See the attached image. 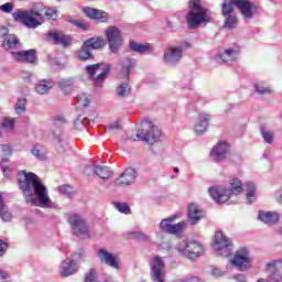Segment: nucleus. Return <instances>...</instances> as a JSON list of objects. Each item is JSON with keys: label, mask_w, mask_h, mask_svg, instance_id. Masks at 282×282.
<instances>
[{"label": "nucleus", "mask_w": 282, "mask_h": 282, "mask_svg": "<svg viewBox=\"0 0 282 282\" xmlns=\"http://www.w3.org/2000/svg\"><path fill=\"white\" fill-rule=\"evenodd\" d=\"M18 185L25 202H29V204H33L34 206H47V204L52 202L47 187L41 182L39 175L32 172H18Z\"/></svg>", "instance_id": "1"}, {"label": "nucleus", "mask_w": 282, "mask_h": 282, "mask_svg": "<svg viewBox=\"0 0 282 282\" xmlns=\"http://www.w3.org/2000/svg\"><path fill=\"white\" fill-rule=\"evenodd\" d=\"M52 19V21H56L58 19V11L54 8L45 9L43 4H36L30 11L18 10L13 13V19L18 23H23L25 28H30L31 30H36L39 25H43L45 19Z\"/></svg>", "instance_id": "2"}, {"label": "nucleus", "mask_w": 282, "mask_h": 282, "mask_svg": "<svg viewBox=\"0 0 282 282\" xmlns=\"http://www.w3.org/2000/svg\"><path fill=\"white\" fill-rule=\"evenodd\" d=\"M202 0H191L189 11L186 15L187 26L189 30H196L202 23H210L213 15L210 11L202 7Z\"/></svg>", "instance_id": "3"}, {"label": "nucleus", "mask_w": 282, "mask_h": 282, "mask_svg": "<svg viewBox=\"0 0 282 282\" xmlns=\"http://www.w3.org/2000/svg\"><path fill=\"white\" fill-rule=\"evenodd\" d=\"M230 189L219 191L216 187L209 188V195L216 202V204H226L230 199L231 195H239L243 192V184L239 178H231L229 181Z\"/></svg>", "instance_id": "4"}, {"label": "nucleus", "mask_w": 282, "mask_h": 282, "mask_svg": "<svg viewBox=\"0 0 282 282\" xmlns=\"http://www.w3.org/2000/svg\"><path fill=\"white\" fill-rule=\"evenodd\" d=\"M110 72L111 65L105 63L86 66V73L88 74L89 78H93L96 87H102V83H105Z\"/></svg>", "instance_id": "5"}, {"label": "nucleus", "mask_w": 282, "mask_h": 282, "mask_svg": "<svg viewBox=\"0 0 282 282\" xmlns=\"http://www.w3.org/2000/svg\"><path fill=\"white\" fill-rule=\"evenodd\" d=\"M177 250L181 252V254H183V257H186L192 261L199 259V257H203L204 254V246L195 240L181 241L178 243Z\"/></svg>", "instance_id": "6"}, {"label": "nucleus", "mask_w": 282, "mask_h": 282, "mask_svg": "<svg viewBox=\"0 0 282 282\" xmlns=\"http://www.w3.org/2000/svg\"><path fill=\"white\" fill-rule=\"evenodd\" d=\"M107 45V42L101 37H90L86 40L78 51L79 61H89V58H94L91 55V50H100Z\"/></svg>", "instance_id": "7"}, {"label": "nucleus", "mask_w": 282, "mask_h": 282, "mask_svg": "<svg viewBox=\"0 0 282 282\" xmlns=\"http://www.w3.org/2000/svg\"><path fill=\"white\" fill-rule=\"evenodd\" d=\"M141 131L137 134L139 140L143 142H155L162 138V130L155 126L150 120L142 121Z\"/></svg>", "instance_id": "8"}, {"label": "nucleus", "mask_w": 282, "mask_h": 282, "mask_svg": "<svg viewBox=\"0 0 282 282\" xmlns=\"http://www.w3.org/2000/svg\"><path fill=\"white\" fill-rule=\"evenodd\" d=\"M68 224L72 227L73 235H76L79 239L89 237V227H87V223L83 216L78 214H70L68 217Z\"/></svg>", "instance_id": "9"}, {"label": "nucleus", "mask_w": 282, "mask_h": 282, "mask_svg": "<svg viewBox=\"0 0 282 282\" xmlns=\"http://www.w3.org/2000/svg\"><path fill=\"white\" fill-rule=\"evenodd\" d=\"M213 248L220 257H230L232 253V242L221 231H216Z\"/></svg>", "instance_id": "10"}, {"label": "nucleus", "mask_w": 282, "mask_h": 282, "mask_svg": "<svg viewBox=\"0 0 282 282\" xmlns=\"http://www.w3.org/2000/svg\"><path fill=\"white\" fill-rule=\"evenodd\" d=\"M231 264L235 265L241 272H246L252 265V258L248 248L242 247L237 250L236 254L231 260Z\"/></svg>", "instance_id": "11"}, {"label": "nucleus", "mask_w": 282, "mask_h": 282, "mask_svg": "<svg viewBox=\"0 0 282 282\" xmlns=\"http://www.w3.org/2000/svg\"><path fill=\"white\" fill-rule=\"evenodd\" d=\"M105 34L110 51L113 52V54H118L120 47L122 46V32H120V29L117 26H110L106 29Z\"/></svg>", "instance_id": "12"}, {"label": "nucleus", "mask_w": 282, "mask_h": 282, "mask_svg": "<svg viewBox=\"0 0 282 282\" xmlns=\"http://www.w3.org/2000/svg\"><path fill=\"white\" fill-rule=\"evenodd\" d=\"M83 259V251L73 254V259L67 258L62 262L59 273L62 276H72L75 272H78V261Z\"/></svg>", "instance_id": "13"}, {"label": "nucleus", "mask_w": 282, "mask_h": 282, "mask_svg": "<svg viewBox=\"0 0 282 282\" xmlns=\"http://www.w3.org/2000/svg\"><path fill=\"white\" fill-rule=\"evenodd\" d=\"M11 57L15 63H29L30 65H36V50L31 48L28 51H12Z\"/></svg>", "instance_id": "14"}, {"label": "nucleus", "mask_w": 282, "mask_h": 282, "mask_svg": "<svg viewBox=\"0 0 282 282\" xmlns=\"http://www.w3.org/2000/svg\"><path fill=\"white\" fill-rule=\"evenodd\" d=\"M54 129H53V135L55 140H57V150L59 153H63L65 151V148L63 145V128L67 124V121L63 117H56L53 121Z\"/></svg>", "instance_id": "15"}, {"label": "nucleus", "mask_w": 282, "mask_h": 282, "mask_svg": "<svg viewBox=\"0 0 282 282\" xmlns=\"http://www.w3.org/2000/svg\"><path fill=\"white\" fill-rule=\"evenodd\" d=\"M150 267L152 272V281L164 282V260L156 256L150 262Z\"/></svg>", "instance_id": "16"}, {"label": "nucleus", "mask_w": 282, "mask_h": 282, "mask_svg": "<svg viewBox=\"0 0 282 282\" xmlns=\"http://www.w3.org/2000/svg\"><path fill=\"white\" fill-rule=\"evenodd\" d=\"M47 39L53 45H62V47L72 45V36L66 35L63 31H48Z\"/></svg>", "instance_id": "17"}, {"label": "nucleus", "mask_w": 282, "mask_h": 282, "mask_svg": "<svg viewBox=\"0 0 282 282\" xmlns=\"http://www.w3.org/2000/svg\"><path fill=\"white\" fill-rule=\"evenodd\" d=\"M173 224V218H164L161 224L160 228L164 232H167L169 235H180L186 228V223L181 221L178 224L172 225Z\"/></svg>", "instance_id": "18"}, {"label": "nucleus", "mask_w": 282, "mask_h": 282, "mask_svg": "<svg viewBox=\"0 0 282 282\" xmlns=\"http://www.w3.org/2000/svg\"><path fill=\"white\" fill-rule=\"evenodd\" d=\"M0 39H3V47L7 50H19L21 47V42H19V37L14 34H8V29H0Z\"/></svg>", "instance_id": "19"}, {"label": "nucleus", "mask_w": 282, "mask_h": 282, "mask_svg": "<svg viewBox=\"0 0 282 282\" xmlns=\"http://www.w3.org/2000/svg\"><path fill=\"white\" fill-rule=\"evenodd\" d=\"M228 151H230L228 143L226 141H220L213 148L210 155L214 162H223V160L228 158Z\"/></svg>", "instance_id": "20"}, {"label": "nucleus", "mask_w": 282, "mask_h": 282, "mask_svg": "<svg viewBox=\"0 0 282 282\" xmlns=\"http://www.w3.org/2000/svg\"><path fill=\"white\" fill-rule=\"evenodd\" d=\"M135 170L127 169L119 177L113 181L115 186H131L135 182Z\"/></svg>", "instance_id": "21"}, {"label": "nucleus", "mask_w": 282, "mask_h": 282, "mask_svg": "<svg viewBox=\"0 0 282 282\" xmlns=\"http://www.w3.org/2000/svg\"><path fill=\"white\" fill-rule=\"evenodd\" d=\"M210 121V115L200 112L198 119L194 126V131L196 135H204L208 131V122Z\"/></svg>", "instance_id": "22"}, {"label": "nucleus", "mask_w": 282, "mask_h": 282, "mask_svg": "<svg viewBox=\"0 0 282 282\" xmlns=\"http://www.w3.org/2000/svg\"><path fill=\"white\" fill-rule=\"evenodd\" d=\"M182 47H169L164 53V61L167 65H175L182 59Z\"/></svg>", "instance_id": "23"}, {"label": "nucleus", "mask_w": 282, "mask_h": 282, "mask_svg": "<svg viewBox=\"0 0 282 282\" xmlns=\"http://www.w3.org/2000/svg\"><path fill=\"white\" fill-rule=\"evenodd\" d=\"M91 173H96L100 180H109L113 173L108 166L105 165H96L95 169H91V166H87L85 169V174L86 175H91Z\"/></svg>", "instance_id": "24"}, {"label": "nucleus", "mask_w": 282, "mask_h": 282, "mask_svg": "<svg viewBox=\"0 0 282 282\" xmlns=\"http://www.w3.org/2000/svg\"><path fill=\"white\" fill-rule=\"evenodd\" d=\"M98 257H99L101 263H106V265H109L110 268H113L115 270L120 269V264L118 263L116 256L111 254L107 250H105V249L99 250Z\"/></svg>", "instance_id": "25"}, {"label": "nucleus", "mask_w": 282, "mask_h": 282, "mask_svg": "<svg viewBox=\"0 0 282 282\" xmlns=\"http://www.w3.org/2000/svg\"><path fill=\"white\" fill-rule=\"evenodd\" d=\"M236 8L239 9V12H241L242 17L246 19H252V17H254L252 2H250V0H236Z\"/></svg>", "instance_id": "26"}, {"label": "nucleus", "mask_w": 282, "mask_h": 282, "mask_svg": "<svg viewBox=\"0 0 282 282\" xmlns=\"http://www.w3.org/2000/svg\"><path fill=\"white\" fill-rule=\"evenodd\" d=\"M84 13L86 17H89V19H95L96 21H99L100 23H107L108 15L107 12L94 8H86L84 9Z\"/></svg>", "instance_id": "27"}, {"label": "nucleus", "mask_w": 282, "mask_h": 282, "mask_svg": "<svg viewBox=\"0 0 282 282\" xmlns=\"http://www.w3.org/2000/svg\"><path fill=\"white\" fill-rule=\"evenodd\" d=\"M205 213L204 210L199 209V206H197V204H191L188 207V219H189V224H192V226H195V224H197V221H199V219H203Z\"/></svg>", "instance_id": "28"}, {"label": "nucleus", "mask_w": 282, "mask_h": 282, "mask_svg": "<svg viewBox=\"0 0 282 282\" xmlns=\"http://www.w3.org/2000/svg\"><path fill=\"white\" fill-rule=\"evenodd\" d=\"M52 87H54L52 79H42L35 85V91L40 94V96H44V94H50Z\"/></svg>", "instance_id": "29"}, {"label": "nucleus", "mask_w": 282, "mask_h": 282, "mask_svg": "<svg viewBox=\"0 0 282 282\" xmlns=\"http://www.w3.org/2000/svg\"><path fill=\"white\" fill-rule=\"evenodd\" d=\"M259 219L263 224H276L279 221V214L271 212H260Z\"/></svg>", "instance_id": "30"}, {"label": "nucleus", "mask_w": 282, "mask_h": 282, "mask_svg": "<svg viewBox=\"0 0 282 282\" xmlns=\"http://www.w3.org/2000/svg\"><path fill=\"white\" fill-rule=\"evenodd\" d=\"M236 8V0H224L221 4L223 17H228L229 14H232Z\"/></svg>", "instance_id": "31"}, {"label": "nucleus", "mask_w": 282, "mask_h": 282, "mask_svg": "<svg viewBox=\"0 0 282 282\" xmlns=\"http://www.w3.org/2000/svg\"><path fill=\"white\" fill-rule=\"evenodd\" d=\"M122 73L129 78L132 67H135V59L124 58L121 62Z\"/></svg>", "instance_id": "32"}, {"label": "nucleus", "mask_w": 282, "mask_h": 282, "mask_svg": "<svg viewBox=\"0 0 282 282\" xmlns=\"http://www.w3.org/2000/svg\"><path fill=\"white\" fill-rule=\"evenodd\" d=\"M130 48L132 52H138L139 54H147V52H151V45L149 44H140L137 42H130Z\"/></svg>", "instance_id": "33"}, {"label": "nucleus", "mask_w": 282, "mask_h": 282, "mask_svg": "<svg viewBox=\"0 0 282 282\" xmlns=\"http://www.w3.org/2000/svg\"><path fill=\"white\" fill-rule=\"evenodd\" d=\"M245 186L247 191V202L248 204H252V202L257 199V196L254 194L257 191V186L254 185V183H247Z\"/></svg>", "instance_id": "34"}, {"label": "nucleus", "mask_w": 282, "mask_h": 282, "mask_svg": "<svg viewBox=\"0 0 282 282\" xmlns=\"http://www.w3.org/2000/svg\"><path fill=\"white\" fill-rule=\"evenodd\" d=\"M0 217L2 221H10L12 219V215L8 212V207H6V203H3V197L0 195Z\"/></svg>", "instance_id": "35"}, {"label": "nucleus", "mask_w": 282, "mask_h": 282, "mask_svg": "<svg viewBox=\"0 0 282 282\" xmlns=\"http://www.w3.org/2000/svg\"><path fill=\"white\" fill-rule=\"evenodd\" d=\"M237 56V52L232 48L226 50L221 55L220 58L224 61V63H232Z\"/></svg>", "instance_id": "36"}, {"label": "nucleus", "mask_w": 282, "mask_h": 282, "mask_svg": "<svg viewBox=\"0 0 282 282\" xmlns=\"http://www.w3.org/2000/svg\"><path fill=\"white\" fill-rule=\"evenodd\" d=\"M59 87L64 94H72V87L74 86V79H62L59 80Z\"/></svg>", "instance_id": "37"}, {"label": "nucleus", "mask_w": 282, "mask_h": 282, "mask_svg": "<svg viewBox=\"0 0 282 282\" xmlns=\"http://www.w3.org/2000/svg\"><path fill=\"white\" fill-rule=\"evenodd\" d=\"M117 94L121 98H124L131 94V86L127 83H122L119 87H117Z\"/></svg>", "instance_id": "38"}, {"label": "nucleus", "mask_w": 282, "mask_h": 282, "mask_svg": "<svg viewBox=\"0 0 282 282\" xmlns=\"http://www.w3.org/2000/svg\"><path fill=\"white\" fill-rule=\"evenodd\" d=\"M128 237L129 239H137V241H149V236L141 231H130Z\"/></svg>", "instance_id": "39"}, {"label": "nucleus", "mask_w": 282, "mask_h": 282, "mask_svg": "<svg viewBox=\"0 0 282 282\" xmlns=\"http://www.w3.org/2000/svg\"><path fill=\"white\" fill-rule=\"evenodd\" d=\"M254 90L257 91V94H272V88L265 86V83L263 82L256 84Z\"/></svg>", "instance_id": "40"}, {"label": "nucleus", "mask_w": 282, "mask_h": 282, "mask_svg": "<svg viewBox=\"0 0 282 282\" xmlns=\"http://www.w3.org/2000/svg\"><path fill=\"white\" fill-rule=\"evenodd\" d=\"M25 105H28V100L25 98L18 99L15 104V112L18 116H21V113H25Z\"/></svg>", "instance_id": "41"}, {"label": "nucleus", "mask_w": 282, "mask_h": 282, "mask_svg": "<svg viewBox=\"0 0 282 282\" xmlns=\"http://www.w3.org/2000/svg\"><path fill=\"white\" fill-rule=\"evenodd\" d=\"M237 15L229 14L227 15V19L225 21V28H228V30H232L234 28H237Z\"/></svg>", "instance_id": "42"}, {"label": "nucleus", "mask_w": 282, "mask_h": 282, "mask_svg": "<svg viewBox=\"0 0 282 282\" xmlns=\"http://www.w3.org/2000/svg\"><path fill=\"white\" fill-rule=\"evenodd\" d=\"M261 133L264 142H267L268 144H272V142L274 141V132L265 130V128H261Z\"/></svg>", "instance_id": "43"}, {"label": "nucleus", "mask_w": 282, "mask_h": 282, "mask_svg": "<svg viewBox=\"0 0 282 282\" xmlns=\"http://www.w3.org/2000/svg\"><path fill=\"white\" fill-rule=\"evenodd\" d=\"M115 207L119 213H123L124 215H129V213H131V208L127 203H116Z\"/></svg>", "instance_id": "44"}, {"label": "nucleus", "mask_w": 282, "mask_h": 282, "mask_svg": "<svg viewBox=\"0 0 282 282\" xmlns=\"http://www.w3.org/2000/svg\"><path fill=\"white\" fill-rule=\"evenodd\" d=\"M76 100L79 107H87L89 105V97L85 94L78 95Z\"/></svg>", "instance_id": "45"}, {"label": "nucleus", "mask_w": 282, "mask_h": 282, "mask_svg": "<svg viewBox=\"0 0 282 282\" xmlns=\"http://www.w3.org/2000/svg\"><path fill=\"white\" fill-rule=\"evenodd\" d=\"M86 124H89V119L88 118H77L75 121H74V126L76 129H83V127H86Z\"/></svg>", "instance_id": "46"}, {"label": "nucleus", "mask_w": 282, "mask_h": 282, "mask_svg": "<svg viewBox=\"0 0 282 282\" xmlns=\"http://www.w3.org/2000/svg\"><path fill=\"white\" fill-rule=\"evenodd\" d=\"M1 12H4L6 14H10L14 10V3L12 2H7L2 6H0Z\"/></svg>", "instance_id": "47"}, {"label": "nucleus", "mask_w": 282, "mask_h": 282, "mask_svg": "<svg viewBox=\"0 0 282 282\" xmlns=\"http://www.w3.org/2000/svg\"><path fill=\"white\" fill-rule=\"evenodd\" d=\"M72 186L69 185H63L59 187L61 195H65L66 197H72Z\"/></svg>", "instance_id": "48"}, {"label": "nucleus", "mask_w": 282, "mask_h": 282, "mask_svg": "<svg viewBox=\"0 0 282 282\" xmlns=\"http://www.w3.org/2000/svg\"><path fill=\"white\" fill-rule=\"evenodd\" d=\"M70 23H73V25H76V28H79V30H87V23H85V21L83 20H73L70 21Z\"/></svg>", "instance_id": "49"}, {"label": "nucleus", "mask_w": 282, "mask_h": 282, "mask_svg": "<svg viewBox=\"0 0 282 282\" xmlns=\"http://www.w3.org/2000/svg\"><path fill=\"white\" fill-rule=\"evenodd\" d=\"M32 155L37 158V160H45V158H46L45 153L41 152V150H39L36 148L32 149Z\"/></svg>", "instance_id": "50"}, {"label": "nucleus", "mask_w": 282, "mask_h": 282, "mask_svg": "<svg viewBox=\"0 0 282 282\" xmlns=\"http://www.w3.org/2000/svg\"><path fill=\"white\" fill-rule=\"evenodd\" d=\"M2 127L4 129H14V119H4L2 121Z\"/></svg>", "instance_id": "51"}, {"label": "nucleus", "mask_w": 282, "mask_h": 282, "mask_svg": "<svg viewBox=\"0 0 282 282\" xmlns=\"http://www.w3.org/2000/svg\"><path fill=\"white\" fill-rule=\"evenodd\" d=\"M3 155H12V148L8 144L1 145Z\"/></svg>", "instance_id": "52"}, {"label": "nucleus", "mask_w": 282, "mask_h": 282, "mask_svg": "<svg viewBox=\"0 0 282 282\" xmlns=\"http://www.w3.org/2000/svg\"><path fill=\"white\" fill-rule=\"evenodd\" d=\"M6 250H8V243L0 240V257H3V254H6Z\"/></svg>", "instance_id": "53"}, {"label": "nucleus", "mask_w": 282, "mask_h": 282, "mask_svg": "<svg viewBox=\"0 0 282 282\" xmlns=\"http://www.w3.org/2000/svg\"><path fill=\"white\" fill-rule=\"evenodd\" d=\"M115 129H120V122L116 121L115 123L108 126V131H113Z\"/></svg>", "instance_id": "54"}, {"label": "nucleus", "mask_w": 282, "mask_h": 282, "mask_svg": "<svg viewBox=\"0 0 282 282\" xmlns=\"http://www.w3.org/2000/svg\"><path fill=\"white\" fill-rule=\"evenodd\" d=\"M272 280H273L274 282H281V281H282V275H281V273H279V272L273 273Z\"/></svg>", "instance_id": "55"}, {"label": "nucleus", "mask_w": 282, "mask_h": 282, "mask_svg": "<svg viewBox=\"0 0 282 282\" xmlns=\"http://www.w3.org/2000/svg\"><path fill=\"white\" fill-rule=\"evenodd\" d=\"M21 76L24 80L32 78V74L30 72L22 70Z\"/></svg>", "instance_id": "56"}, {"label": "nucleus", "mask_w": 282, "mask_h": 282, "mask_svg": "<svg viewBox=\"0 0 282 282\" xmlns=\"http://www.w3.org/2000/svg\"><path fill=\"white\" fill-rule=\"evenodd\" d=\"M8 271L0 269V279H8Z\"/></svg>", "instance_id": "57"}, {"label": "nucleus", "mask_w": 282, "mask_h": 282, "mask_svg": "<svg viewBox=\"0 0 282 282\" xmlns=\"http://www.w3.org/2000/svg\"><path fill=\"white\" fill-rule=\"evenodd\" d=\"M212 274H213L214 276H221V272L219 271V269H214V270L212 271Z\"/></svg>", "instance_id": "58"}, {"label": "nucleus", "mask_w": 282, "mask_h": 282, "mask_svg": "<svg viewBox=\"0 0 282 282\" xmlns=\"http://www.w3.org/2000/svg\"><path fill=\"white\" fill-rule=\"evenodd\" d=\"M268 268H276V261H273L268 264Z\"/></svg>", "instance_id": "59"}, {"label": "nucleus", "mask_w": 282, "mask_h": 282, "mask_svg": "<svg viewBox=\"0 0 282 282\" xmlns=\"http://www.w3.org/2000/svg\"><path fill=\"white\" fill-rule=\"evenodd\" d=\"M279 204H282V194H276Z\"/></svg>", "instance_id": "60"}, {"label": "nucleus", "mask_w": 282, "mask_h": 282, "mask_svg": "<svg viewBox=\"0 0 282 282\" xmlns=\"http://www.w3.org/2000/svg\"><path fill=\"white\" fill-rule=\"evenodd\" d=\"M174 173H180V169L178 167H174Z\"/></svg>", "instance_id": "61"}, {"label": "nucleus", "mask_w": 282, "mask_h": 282, "mask_svg": "<svg viewBox=\"0 0 282 282\" xmlns=\"http://www.w3.org/2000/svg\"><path fill=\"white\" fill-rule=\"evenodd\" d=\"M8 171V167H2V172L6 173Z\"/></svg>", "instance_id": "62"}, {"label": "nucleus", "mask_w": 282, "mask_h": 282, "mask_svg": "<svg viewBox=\"0 0 282 282\" xmlns=\"http://www.w3.org/2000/svg\"><path fill=\"white\" fill-rule=\"evenodd\" d=\"M279 235H282V227L279 229Z\"/></svg>", "instance_id": "63"}, {"label": "nucleus", "mask_w": 282, "mask_h": 282, "mask_svg": "<svg viewBox=\"0 0 282 282\" xmlns=\"http://www.w3.org/2000/svg\"><path fill=\"white\" fill-rule=\"evenodd\" d=\"M0 135H1V129H0Z\"/></svg>", "instance_id": "64"}]
</instances>
